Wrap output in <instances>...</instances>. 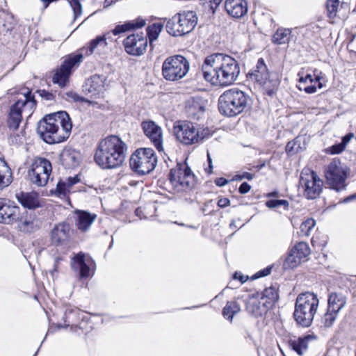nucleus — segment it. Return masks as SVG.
<instances>
[{
	"mask_svg": "<svg viewBox=\"0 0 356 356\" xmlns=\"http://www.w3.org/2000/svg\"><path fill=\"white\" fill-rule=\"evenodd\" d=\"M141 127L145 135L154 145L155 148L160 152H163V136L161 127L152 120L143 121L141 123Z\"/></svg>",
	"mask_w": 356,
	"mask_h": 356,
	"instance_id": "nucleus-18",
	"label": "nucleus"
},
{
	"mask_svg": "<svg viewBox=\"0 0 356 356\" xmlns=\"http://www.w3.org/2000/svg\"><path fill=\"white\" fill-rule=\"evenodd\" d=\"M215 183L218 186H223L227 183V180L223 177L217 178Z\"/></svg>",
	"mask_w": 356,
	"mask_h": 356,
	"instance_id": "nucleus-57",
	"label": "nucleus"
},
{
	"mask_svg": "<svg viewBox=\"0 0 356 356\" xmlns=\"http://www.w3.org/2000/svg\"><path fill=\"white\" fill-rule=\"evenodd\" d=\"M197 16L193 11L177 13L166 23L168 33L173 36H181L190 33L197 23Z\"/></svg>",
	"mask_w": 356,
	"mask_h": 356,
	"instance_id": "nucleus-9",
	"label": "nucleus"
},
{
	"mask_svg": "<svg viewBox=\"0 0 356 356\" xmlns=\"http://www.w3.org/2000/svg\"><path fill=\"white\" fill-rule=\"evenodd\" d=\"M316 222L312 218H308L302 222L300 227V234L301 236H309L311 230L314 227Z\"/></svg>",
	"mask_w": 356,
	"mask_h": 356,
	"instance_id": "nucleus-43",
	"label": "nucleus"
},
{
	"mask_svg": "<svg viewBox=\"0 0 356 356\" xmlns=\"http://www.w3.org/2000/svg\"><path fill=\"white\" fill-rule=\"evenodd\" d=\"M104 37H98L95 40H92L90 45L87 47H83L81 49V53L75 55H70L64 61L60 69L58 70L53 76V81L55 83H58L60 86H64L66 82L68 81L69 76L71 74L72 67L79 63L83 56H89L92 54L95 49L100 42L105 41Z\"/></svg>",
	"mask_w": 356,
	"mask_h": 356,
	"instance_id": "nucleus-6",
	"label": "nucleus"
},
{
	"mask_svg": "<svg viewBox=\"0 0 356 356\" xmlns=\"http://www.w3.org/2000/svg\"><path fill=\"white\" fill-rule=\"evenodd\" d=\"M147 38L143 33L131 34L123 41L125 51L132 56L143 55L147 49Z\"/></svg>",
	"mask_w": 356,
	"mask_h": 356,
	"instance_id": "nucleus-17",
	"label": "nucleus"
},
{
	"mask_svg": "<svg viewBox=\"0 0 356 356\" xmlns=\"http://www.w3.org/2000/svg\"><path fill=\"white\" fill-rule=\"evenodd\" d=\"M323 181L316 172L305 168L300 172L299 188L307 200L317 198L323 191Z\"/></svg>",
	"mask_w": 356,
	"mask_h": 356,
	"instance_id": "nucleus-12",
	"label": "nucleus"
},
{
	"mask_svg": "<svg viewBox=\"0 0 356 356\" xmlns=\"http://www.w3.org/2000/svg\"><path fill=\"white\" fill-rule=\"evenodd\" d=\"M180 225L181 226H186L187 227H190V228H193V229H197L198 228V225L197 226H193V225H184V224H180Z\"/></svg>",
	"mask_w": 356,
	"mask_h": 356,
	"instance_id": "nucleus-63",
	"label": "nucleus"
},
{
	"mask_svg": "<svg viewBox=\"0 0 356 356\" xmlns=\"http://www.w3.org/2000/svg\"><path fill=\"white\" fill-rule=\"evenodd\" d=\"M80 179L78 176L73 177H68L66 180L60 181L57 184L56 190L60 195H65L67 193H70L72 190V187L79 183Z\"/></svg>",
	"mask_w": 356,
	"mask_h": 356,
	"instance_id": "nucleus-33",
	"label": "nucleus"
},
{
	"mask_svg": "<svg viewBox=\"0 0 356 356\" xmlns=\"http://www.w3.org/2000/svg\"><path fill=\"white\" fill-rule=\"evenodd\" d=\"M314 79V81L319 82V81H320V80H321V77H320L319 76H316V78H315V79Z\"/></svg>",
	"mask_w": 356,
	"mask_h": 356,
	"instance_id": "nucleus-64",
	"label": "nucleus"
},
{
	"mask_svg": "<svg viewBox=\"0 0 356 356\" xmlns=\"http://www.w3.org/2000/svg\"><path fill=\"white\" fill-rule=\"evenodd\" d=\"M271 268H272L271 267H267V268L257 272L254 275V277L255 278H259V277H265L266 275H268L271 272Z\"/></svg>",
	"mask_w": 356,
	"mask_h": 356,
	"instance_id": "nucleus-52",
	"label": "nucleus"
},
{
	"mask_svg": "<svg viewBox=\"0 0 356 356\" xmlns=\"http://www.w3.org/2000/svg\"><path fill=\"white\" fill-rule=\"evenodd\" d=\"M259 298L269 309L278 300L279 295L275 287H269L266 288L263 291L261 296H259Z\"/></svg>",
	"mask_w": 356,
	"mask_h": 356,
	"instance_id": "nucleus-31",
	"label": "nucleus"
},
{
	"mask_svg": "<svg viewBox=\"0 0 356 356\" xmlns=\"http://www.w3.org/2000/svg\"><path fill=\"white\" fill-rule=\"evenodd\" d=\"M71 265L74 270L79 272L81 279L88 278L94 274V261L82 252L74 255Z\"/></svg>",
	"mask_w": 356,
	"mask_h": 356,
	"instance_id": "nucleus-19",
	"label": "nucleus"
},
{
	"mask_svg": "<svg viewBox=\"0 0 356 356\" xmlns=\"http://www.w3.org/2000/svg\"><path fill=\"white\" fill-rule=\"evenodd\" d=\"M247 311L254 316L259 317L263 316L268 310L265 303H263L259 295L250 296L245 302Z\"/></svg>",
	"mask_w": 356,
	"mask_h": 356,
	"instance_id": "nucleus-25",
	"label": "nucleus"
},
{
	"mask_svg": "<svg viewBox=\"0 0 356 356\" xmlns=\"http://www.w3.org/2000/svg\"><path fill=\"white\" fill-rule=\"evenodd\" d=\"M79 313V310L76 308H74L71 306H67L65 310V322H68L66 326H69L70 323H72L76 318V315Z\"/></svg>",
	"mask_w": 356,
	"mask_h": 356,
	"instance_id": "nucleus-46",
	"label": "nucleus"
},
{
	"mask_svg": "<svg viewBox=\"0 0 356 356\" xmlns=\"http://www.w3.org/2000/svg\"><path fill=\"white\" fill-rule=\"evenodd\" d=\"M233 278L234 280H238L241 281V283H243L245 282V279H244L243 276L241 275L239 273H235L234 275H233Z\"/></svg>",
	"mask_w": 356,
	"mask_h": 356,
	"instance_id": "nucleus-60",
	"label": "nucleus"
},
{
	"mask_svg": "<svg viewBox=\"0 0 356 356\" xmlns=\"http://www.w3.org/2000/svg\"><path fill=\"white\" fill-rule=\"evenodd\" d=\"M19 202L25 208L35 209L42 207L39 195L37 193L21 192L16 195Z\"/></svg>",
	"mask_w": 356,
	"mask_h": 356,
	"instance_id": "nucleus-26",
	"label": "nucleus"
},
{
	"mask_svg": "<svg viewBox=\"0 0 356 356\" xmlns=\"http://www.w3.org/2000/svg\"><path fill=\"white\" fill-rule=\"evenodd\" d=\"M11 181L10 169L4 159L0 158V189L8 186Z\"/></svg>",
	"mask_w": 356,
	"mask_h": 356,
	"instance_id": "nucleus-32",
	"label": "nucleus"
},
{
	"mask_svg": "<svg viewBox=\"0 0 356 356\" xmlns=\"http://www.w3.org/2000/svg\"><path fill=\"white\" fill-rule=\"evenodd\" d=\"M207 159L209 162V168H205V171L207 172L209 174H211L212 172L213 165L212 160L209 152H207Z\"/></svg>",
	"mask_w": 356,
	"mask_h": 356,
	"instance_id": "nucleus-58",
	"label": "nucleus"
},
{
	"mask_svg": "<svg viewBox=\"0 0 356 356\" xmlns=\"http://www.w3.org/2000/svg\"><path fill=\"white\" fill-rule=\"evenodd\" d=\"M319 306L318 296L312 292L299 294L295 303L293 318L296 323L304 327H309Z\"/></svg>",
	"mask_w": 356,
	"mask_h": 356,
	"instance_id": "nucleus-5",
	"label": "nucleus"
},
{
	"mask_svg": "<svg viewBox=\"0 0 356 356\" xmlns=\"http://www.w3.org/2000/svg\"><path fill=\"white\" fill-rule=\"evenodd\" d=\"M250 102V96L245 92L232 88L225 90L218 98V110L224 116L235 117L243 113Z\"/></svg>",
	"mask_w": 356,
	"mask_h": 356,
	"instance_id": "nucleus-4",
	"label": "nucleus"
},
{
	"mask_svg": "<svg viewBox=\"0 0 356 356\" xmlns=\"http://www.w3.org/2000/svg\"><path fill=\"white\" fill-rule=\"evenodd\" d=\"M69 3L73 10L74 19H76L82 13L80 0H69Z\"/></svg>",
	"mask_w": 356,
	"mask_h": 356,
	"instance_id": "nucleus-49",
	"label": "nucleus"
},
{
	"mask_svg": "<svg viewBox=\"0 0 356 356\" xmlns=\"http://www.w3.org/2000/svg\"><path fill=\"white\" fill-rule=\"evenodd\" d=\"M339 1V0H327L326 8L327 16L330 19H333L336 15L338 10Z\"/></svg>",
	"mask_w": 356,
	"mask_h": 356,
	"instance_id": "nucleus-45",
	"label": "nucleus"
},
{
	"mask_svg": "<svg viewBox=\"0 0 356 356\" xmlns=\"http://www.w3.org/2000/svg\"><path fill=\"white\" fill-rule=\"evenodd\" d=\"M278 195H279V193L277 191H274V192L268 193L267 194V197H278Z\"/></svg>",
	"mask_w": 356,
	"mask_h": 356,
	"instance_id": "nucleus-62",
	"label": "nucleus"
},
{
	"mask_svg": "<svg viewBox=\"0 0 356 356\" xmlns=\"http://www.w3.org/2000/svg\"><path fill=\"white\" fill-rule=\"evenodd\" d=\"M291 346L293 350L298 355L303 354L304 350L307 348V340L306 339L299 338L298 340H294L291 343Z\"/></svg>",
	"mask_w": 356,
	"mask_h": 356,
	"instance_id": "nucleus-42",
	"label": "nucleus"
},
{
	"mask_svg": "<svg viewBox=\"0 0 356 356\" xmlns=\"http://www.w3.org/2000/svg\"><path fill=\"white\" fill-rule=\"evenodd\" d=\"M297 87L300 90H304L307 94H313L316 92V88L314 86L303 87L302 84L300 83Z\"/></svg>",
	"mask_w": 356,
	"mask_h": 356,
	"instance_id": "nucleus-51",
	"label": "nucleus"
},
{
	"mask_svg": "<svg viewBox=\"0 0 356 356\" xmlns=\"http://www.w3.org/2000/svg\"><path fill=\"white\" fill-rule=\"evenodd\" d=\"M12 143H22V136L17 135L15 136H11Z\"/></svg>",
	"mask_w": 356,
	"mask_h": 356,
	"instance_id": "nucleus-59",
	"label": "nucleus"
},
{
	"mask_svg": "<svg viewBox=\"0 0 356 356\" xmlns=\"http://www.w3.org/2000/svg\"><path fill=\"white\" fill-rule=\"evenodd\" d=\"M302 147L300 146V140L299 137L293 140L289 141L286 146V151L288 154H294L299 152Z\"/></svg>",
	"mask_w": 356,
	"mask_h": 356,
	"instance_id": "nucleus-44",
	"label": "nucleus"
},
{
	"mask_svg": "<svg viewBox=\"0 0 356 356\" xmlns=\"http://www.w3.org/2000/svg\"><path fill=\"white\" fill-rule=\"evenodd\" d=\"M325 176L327 184L332 189L339 191L345 188L347 171L339 160L334 159L327 166Z\"/></svg>",
	"mask_w": 356,
	"mask_h": 356,
	"instance_id": "nucleus-14",
	"label": "nucleus"
},
{
	"mask_svg": "<svg viewBox=\"0 0 356 356\" xmlns=\"http://www.w3.org/2000/svg\"><path fill=\"white\" fill-rule=\"evenodd\" d=\"M76 215V226L81 232L88 231L97 218L95 214L85 211H78Z\"/></svg>",
	"mask_w": 356,
	"mask_h": 356,
	"instance_id": "nucleus-27",
	"label": "nucleus"
},
{
	"mask_svg": "<svg viewBox=\"0 0 356 356\" xmlns=\"http://www.w3.org/2000/svg\"><path fill=\"white\" fill-rule=\"evenodd\" d=\"M189 63L186 58L177 55L167 58L162 65L163 77L170 81L183 78L188 72Z\"/></svg>",
	"mask_w": 356,
	"mask_h": 356,
	"instance_id": "nucleus-13",
	"label": "nucleus"
},
{
	"mask_svg": "<svg viewBox=\"0 0 356 356\" xmlns=\"http://www.w3.org/2000/svg\"><path fill=\"white\" fill-rule=\"evenodd\" d=\"M72 229L70 225L66 222L55 224L50 232V240L55 245H62L67 243L71 238Z\"/></svg>",
	"mask_w": 356,
	"mask_h": 356,
	"instance_id": "nucleus-20",
	"label": "nucleus"
},
{
	"mask_svg": "<svg viewBox=\"0 0 356 356\" xmlns=\"http://www.w3.org/2000/svg\"><path fill=\"white\" fill-rule=\"evenodd\" d=\"M145 25V20L141 18H138L135 20L125 22L123 24L117 25L113 30L112 33L114 35H119L120 33L140 29Z\"/></svg>",
	"mask_w": 356,
	"mask_h": 356,
	"instance_id": "nucleus-29",
	"label": "nucleus"
},
{
	"mask_svg": "<svg viewBox=\"0 0 356 356\" xmlns=\"http://www.w3.org/2000/svg\"><path fill=\"white\" fill-rule=\"evenodd\" d=\"M307 81H309V83H312L314 81V79L312 78V75L307 74L305 77L300 76L299 83H305L307 82Z\"/></svg>",
	"mask_w": 356,
	"mask_h": 356,
	"instance_id": "nucleus-56",
	"label": "nucleus"
},
{
	"mask_svg": "<svg viewBox=\"0 0 356 356\" xmlns=\"http://www.w3.org/2000/svg\"><path fill=\"white\" fill-rule=\"evenodd\" d=\"M169 181L175 193L191 191L195 184V176L186 163H177L171 169Z\"/></svg>",
	"mask_w": 356,
	"mask_h": 356,
	"instance_id": "nucleus-10",
	"label": "nucleus"
},
{
	"mask_svg": "<svg viewBox=\"0 0 356 356\" xmlns=\"http://www.w3.org/2000/svg\"><path fill=\"white\" fill-rule=\"evenodd\" d=\"M266 205L269 209H275L283 206L286 210H288L289 203L285 200H270L266 202Z\"/></svg>",
	"mask_w": 356,
	"mask_h": 356,
	"instance_id": "nucleus-48",
	"label": "nucleus"
},
{
	"mask_svg": "<svg viewBox=\"0 0 356 356\" xmlns=\"http://www.w3.org/2000/svg\"><path fill=\"white\" fill-rule=\"evenodd\" d=\"M225 8L229 15L239 18L247 13L248 4L245 0H226Z\"/></svg>",
	"mask_w": 356,
	"mask_h": 356,
	"instance_id": "nucleus-24",
	"label": "nucleus"
},
{
	"mask_svg": "<svg viewBox=\"0 0 356 356\" xmlns=\"http://www.w3.org/2000/svg\"><path fill=\"white\" fill-rule=\"evenodd\" d=\"M39 92L41 97H44L47 100H52L54 98V96L52 93L44 90H40Z\"/></svg>",
	"mask_w": 356,
	"mask_h": 356,
	"instance_id": "nucleus-55",
	"label": "nucleus"
},
{
	"mask_svg": "<svg viewBox=\"0 0 356 356\" xmlns=\"http://www.w3.org/2000/svg\"><path fill=\"white\" fill-rule=\"evenodd\" d=\"M86 90L93 94H99L104 90V84L103 78L99 75H94L88 79L86 83Z\"/></svg>",
	"mask_w": 356,
	"mask_h": 356,
	"instance_id": "nucleus-30",
	"label": "nucleus"
},
{
	"mask_svg": "<svg viewBox=\"0 0 356 356\" xmlns=\"http://www.w3.org/2000/svg\"><path fill=\"white\" fill-rule=\"evenodd\" d=\"M127 149V145L119 137L110 136L99 143L94 159L102 169L116 168L124 163Z\"/></svg>",
	"mask_w": 356,
	"mask_h": 356,
	"instance_id": "nucleus-3",
	"label": "nucleus"
},
{
	"mask_svg": "<svg viewBox=\"0 0 356 356\" xmlns=\"http://www.w3.org/2000/svg\"><path fill=\"white\" fill-rule=\"evenodd\" d=\"M51 170V164L47 159L42 158L35 159L29 170V177L31 183L38 186H45Z\"/></svg>",
	"mask_w": 356,
	"mask_h": 356,
	"instance_id": "nucleus-16",
	"label": "nucleus"
},
{
	"mask_svg": "<svg viewBox=\"0 0 356 356\" xmlns=\"http://www.w3.org/2000/svg\"><path fill=\"white\" fill-rule=\"evenodd\" d=\"M254 177V175L248 172H243L242 174L236 175L234 177V180L236 181H241L243 179H246L248 180H252Z\"/></svg>",
	"mask_w": 356,
	"mask_h": 356,
	"instance_id": "nucleus-50",
	"label": "nucleus"
},
{
	"mask_svg": "<svg viewBox=\"0 0 356 356\" xmlns=\"http://www.w3.org/2000/svg\"><path fill=\"white\" fill-rule=\"evenodd\" d=\"M251 189V186L247 182H243L241 184L238 188V191L241 194H245L248 193Z\"/></svg>",
	"mask_w": 356,
	"mask_h": 356,
	"instance_id": "nucleus-53",
	"label": "nucleus"
},
{
	"mask_svg": "<svg viewBox=\"0 0 356 356\" xmlns=\"http://www.w3.org/2000/svg\"><path fill=\"white\" fill-rule=\"evenodd\" d=\"M240 310V306L236 302H227L222 309V315L227 320L232 321L234 316L238 314Z\"/></svg>",
	"mask_w": 356,
	"mask_h": 356,
	"instance_id": "nucleus-36",
	"label": "nucleus"
},
{
	"mask_svg": "<svg viewBox=\"0 0 356 356\" xmlns=\"http://www.w3.org/2000/svg\"><path fill=\"white\" fill-rule=\"evenodd\" d=\"M249 80L257 83L264 92L272 96L279 86L277 75L270 73L263 58H259L257 63L247 74Z\"/></svg>",
	"mask_w": 356,
	"mask_h": 356,
	"instance_id": "nucleus-8",
	"label": "nucleus"
},
{
	"mask_svg": "<svg viewBox=\"0 0 356 356\" xmlns=\"http://www.w3.org/2000/svg\"><path fill=\"white\" fill-rule=\"evenodd\" d=\"M346 305V297L341 293H331L328 296L327 309L339 312Z\"/></svg>",
	"mask_w": 356,
	"mask_h": 356,
	"instance_id": "nucleus-28",
	"label": "nucleus"
},
{
	"mask_svg": "<svg viewBox=\"0 0 356 356\" xmlns=\"http://www.w3.org/2000/svg\"><path fill=\"white\" fill-rule=\"evenodd\" d=\"M131 168L138 175L151 172L156 167L157 157L152 148H140L130 158Z\"/></svg>",
	"mask_w": 356,
	"mask_h": 356,
	"instance_id": "nucleus-11",
	"label": "nucleus"
},
{
	"mask_svg": "<svg viewBox=\"0 0 356 356\" xmlns=\"http://www.w3.org/2000/svg\"><path fill=\"white\" fill-rule=\"evenodd\" d=\"M163 29L161 24H153L147 28V35L149 38L150 47L153 48V42L157 40Z\"/></svg>",
	"mask_w": 356,
	"mask_h": 356,
	"instance_id": "nucleus-37",
	"label": "nucleus"
},
{
	"mask_svg": "<svg viewBox=\"0 0 356 356\" xmlns=\"http://www.w3.org/2000/svg\"><path fill=\"white\" fill-rule=\"evenodd\" d=\"M302 261L298 255L291 250L289 254L286 258L283 267L284 269L294 268L297 267Z\"/></svg>",
	"mask_w": 356,
	"mask_h": 356,
	"instance_id": "nucleus-40",
	"label": "nucleus"
},
{
	"mask_svg": "<svg viewBox=\"0 0 356 356\" xmlns=\"http://www.w3.org/2000/svg\"><path fill=\"white\" fill-rule=\"evenodd\" d=\"M116 1H118V0H105L104 2V7L108 8Z\"/></svg>",
	"mask_w": 356,
	"mask_h": 356,
	"instance_id": "nucleus-61",
	"label": "nucleus"
},
{
	"mask_svg": "<svg viewBox=\"0 0 356 356\" xmlns=\"http://www.w3.org/2000/svg\"><path fill=\"white\" fill-rule=\"evenodd\" d=\"M72 124L68 113L58 111L45 115L39 121L37 132L48 144L60 143L70 136Z\"/></svg>",
	"mask_w": 356,
	"mask_h": 356,
	"instance_id": "nucleus-2",
	"label": "nucleus"
},
{
	"mask_svg": "<svg viewBox=\"0 0 356 356\" xmlns=\"http://www.w3.org/2000/svg\"><path fill=\"white\" fill-rule=\"evenodd\" d=\"M173 133L176 139L184 145H192L198 142L199 130L190 121H176L173 125Z\"/></svg>",
	"mask_w": 356,
	"mask_h": 356,
	"instance_id": "nucleus-15",
	"label": "nucleus"
},
{
	"mask_svg": "<svg viewBox=\"0 0 356 356\" xmlns=\"http://www.w3.org/2000/svg\"><path fill=\"white\" fill-rule=\"evenodd\" d=\"M22 97L18 99L11 106L7 119V124L10 130H16L22 119V113L31 116L36 106V101L31 91L22 93Z\"/></svg>",
	"mask_w": 356,
	"mask_h": 356,
	"instance_id": "nucleus-7",
	"label": "nucleus"
},
{
	"mask_svg": "<svg viewBox=\"0 0 356 356\" xmlns=\"http://www.w3.org/2000/svg\"><path fill=\"white\" fill-rule=\"evenodd\" d=\"M16 222H18L19 229L25 232H33L40 226V222L33 211H26L22 213L19 212V218Z\"/></svg>",
	"mask_w": 356,
	"mask_h": 356,
	"instance_id": "nucleus-22",
	"label": "nucleus"
},
{
	"mask_svg": "<svg viewBox=\"0 0 356 356\" xmlns=\"http://www.w3.org/2000/svg\"><path fill=\"white\" fill-rule=\"evenodd\" d=\"M81 159L80 152L70 147L64 148L60 154V161L65 168L76 167L79 165Z\"/></svg>",
	"mask_w": 356,
	"mask_h": 356,
	"instance_id": "nucleus-23",
	"label": "nucleus"
},
{
	"mask_svg": "<svg viewBox=\"0 0 356 356\" xmlns=\"http://www.w3.org/2000/svg\"><path fill=\"white\" fill-rule=\"evenodd\" d=\"M296 253L300 259L305 261L310 254V249L307 243L300 242L297 243L291 250Z\"/></svg>",
	"mask_w": 356,
	"mask_h": 356,
	"instance_id": "nucleus-38",
	"label": "nucleus"
},
{
	"mask_svg": "<svg viewBox=\"0 0 356 356\" xmlns=\"http://www.w3.org/2000/svg\"><path fill=\"white\" fill-rule=\"evenodd\" d=\"M63 97L70 102H86L87 100L74 91H67L63 95Z\"/></svg>",
	"mask_w": 356,
	"mask_h": 356,
	"instance_id": "nucleus-47",
	"label": "nucleus"
},
{
	"mask_svg": "<svg viewBox=\"0 0 356 356\" xmlns=\"http://www.w3.org/2000/svg\"><path fill=\"white\" fill-rule=\"evenodd\" d=\"M202 71L204 79L211 85L226 86L236 80L240 68L232 57L218 54L206 58Z\"/></svg>",
	"mask_w": 356,
	"mask_h": 356,
	"instance_id": "nucleus-1",
	"label": "nucleus"
},
{
	"mask_svg": "<svg viewBox=\"0 0 356 356\" xmlns=\"http://www.w3.org/2000/svg\"><path fill=\"white\" fill-rule=\"evenodd\" d=\"M20 209L13 201L8 199H0V222L12 224L19 218Z\"/></svg>",
	"mask_w": 356,
	"mask_h": 356,
	"instance_id": "nucleus-21",
	"label": "nucleus"
},
{
	"mask_svg": "<svg viewBox=\"0 0 356 356\" xmlns=\"http://www.w3.org/2000/svg\"><path fill=\"white\" fill-rule=\"evenodd\" d=\"M354 136H355L353 133H349L344 136L341 143L334 145L330 147V153L334 154L343 152L346 145L350 141L352 138H354Z\"/></svg>",
	"mask_w": 356,
	"mask_h": 356,
	"instance_id": "nucleus-39",
	"label": "nucleus"
},
{
	"mask_svg": "<svg viewBox=\"0 0 356 356\" xmlns=\"http://www.w3.org/2000/svg\"><path fill=\"white\" fill-rule=\"evenodd\" d=\"M291 31L289 29L279 28L273 34L272 41L277 44L289 43L291 40Z\"/></svg>",
	"mask_w": 356,
	"mask_h": 356,
	"instance_id": "nucleus-34",
	"label": "nucleus"
},
{
	"mask_svg": "<svg viewBox=\"0 0 356 356\" xmlns=\"http://www.w3.org/2000/svg\"><path fill=\"white\" fill-rule=\"evenodd\" d=\"M338 314L339 312H337L335 311H330V309H327V312L322 317V323L326 327H331L333 325L335 320L337 319Z\"/></svg>",
	"mask_w": 356,
	"mask_h": 356,
	"instance_id": "nucleus-41",
	"label": "nucleus"
},
{
	"mask_svg": "<svg viewBox=\"0 0 356 356\" xmlns=\"http://www.w3.org/2000/svg\"><path fill=\"white\" fill-rule=\"evenodd\" d=\"M230 200L227 197H220L218 201V207L221 208H225L229 205Z\"/></svg>",
	"mask_w": 356,
	"mask_h": 356,
	"instance_id": "nucleus-54",
	"label": "nucleus"
},
{
	"mask_svg": "<svg viewBox=\"0 0 356 356\" xmlns=\"http://www.w3.org/2000/svg\"><path fill=\"white\" fill-rule=\"evenodd\" d=\"M202 6L204 9V15L208 17L211 22L216 13V10L220 6L222 0H203Z\"/></svg>",
	"mask_w": 356,
	"mask_h": 356,
	"instance_id": "nucleus-35",
	"label": "nucleus"
}]
</instances>
